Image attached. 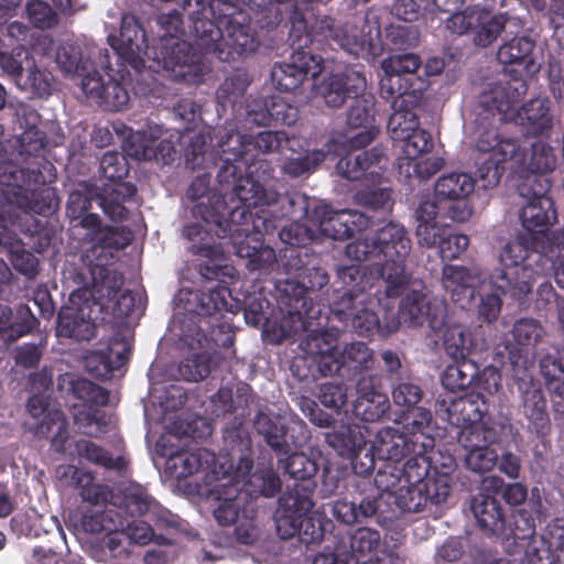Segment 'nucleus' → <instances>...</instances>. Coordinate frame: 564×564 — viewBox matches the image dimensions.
<instances>
[{"label":"nucleus","instance_id":"23","mask_svg":"<svg viewBox=\"0 0 564 564\" xmlns=\"http://www.w3.org/2000/svg\"><path fill=\"white\" fill-rule=\"evenodd\" d=\"M313 216L317 221L321 237L333 240L352 238L370 227L372 216L358 210H333L328 205L313 207Z\"/></svg>","mask_w":564,"mask_h":564},{"label":"nucleus","instance_id":"40","mask_svg":"<svg viewBox=\"0 0 564 564\" xmlns=\"http://www.w3.org/2000/svg\"><path fill=\"white\" fill-rule=\"evenodd\" d=\"M470 509L477 525L487 535L500 536L506 532V514L496 497L480 492L471 498Z\"/></svg>","mask_w":564,"mask_h":564},{"label":"nucleus","instance_id":"4","mask_svg":"<svg viewBox=\"0 0 564 564\" xmlns=\"http://www.w3.org/2000/svg\"><path fill=\"white\" fill-rule=\"evenodd\" d=\"M227 285L216 284L207 292L182 288L173 299L176 308L205 321L206 329L202 325H198V329L215 343L218 341V334L230 333V324L219 318L223 312L242 311L247 323L252 326L265 324L272 313L273 303L267 299L265 288H258L260 284H240L241 288L237 290Z\"/></svg>","mask_w":564,"mask_h":564},{"label":"nucleus","instance_id":"15","mask_svg":"<svg viewBox=\"0 0 564 564\" xmlns=\"http://www.w3.org/2000/svg\"><path fill=\"white\" fill-rule=\"evenodd\" d=\"M403 284L398 315L392 319L388 333L398 330L400 325L417 327L427 323L433 332L442 330L447 324V303L443 297L432 296L423 290L405 292Z\"/></svg>","mask_w":564,"mask_h":564},{"label":"nucleus","instance_id":"62","mask_svg":"<svg viewBox=\"0 0 564 564\" xmlns=\"http://www.w3.org/2000/svg\"><path fill=\"white\" fill-rule=\"evenodd\" d=\"M351 486L355 488L352 501L357 502L355 509L358 521L362 522L375 517L380 509V501L383 497L380 490L372 486L371 480H355Z\"/></svg>","mask_w":564,"mask_h":564},{"label":"nucleus","instance_id":"38","mask_svg":"<svg viewBox=\"0 0 564 564\" xmlns=\"http://www.w3.org/2000/svg\"><path fill=\"white\" fill-rule=\"evenodd\" d=\"M373 447L382 459L399 463L414 451H421L420 444L411 435L393 426L377 432Z\"/></svg>","mask_w":564,"mask_h":564},{"label":"nucleus","instance_id":"58","mask_svg":"<svg viewBox=\"0 0 564 564\" xmlns=\"http://www.w3.org/2000/svg\"><path fill=\"white\" fill-rule=\"evenodd\" d=\"M534 47L535 42L530 36H514L499 47L497 58L503 65L529 67L533 64L532 53Z\"/></svg>","mask_w":564,"mask_h":564},{"label":"nucleus","instance_id":"36","mask_svg":"<svg viewBox=\"0 0 564 564\" xmlns=\"http://www.w3.org/2000/svg\"><path fill=\"white\" fill-rule=\"evenodd\" d=\"M523 82L518 83L516 87H520ZM505 85H510L514 87L511 83H506ZM524 91H527V86H524ZM525 93L521 94L516 107L513 110H510L508 113V120L514 119L525 129L528 134L538 137L547 132L552 128V117L550 115V101L544 98H534L529 100L523 106L519 107V102L521 97Z\"/></svg>","mask_w":564,"mask_h":564},{"label":"nucleus","instance_id":"53","mask_svg":"<svg viewBox=\"0 0 564 564\" xmlns=\"http://www.w3.org/2000/svg\"><path fill=\"white\" fill-rule=\"evenodd\" d=\"M475 188L474 178L466 173H449L441 176L434 185V195L440 204L457 198H467Z\"/></svg>","mask_w":564,"mask_h":564},{"label":"nucleus","instance_id":"51","mask_svg":"<svg viewBox=\"0 0 564 564\" xmlns=\"http://www.w3.org/2000/svg\"><path fill=\"white\" fill-rule=\"evenodd\" d=\"M253 427L258 434L263 436L265 444L276 455H288L291 453V444L296 445V441L290 442L288 427L276 424L270 415L259 411L253 419Z\"/></svg>","mask_w":564,"mask_h":564},{"label":"nucleus","instance_id":"43","mask_svg":"<svg viewBox=\"0 0 564 564\" xmlns=\"http://www.w3.org/2000/svg\"><path fill=\"white\" fill-rule=\"evenodd\" d=\"M278 466L284 475L303 482V485L296 484L300 492H307L311 496L316 487L315 476L319 469L316 458L304 453H289L286 458H279Z\"/></svg>","mask_w":564,"mask_h":564},{"label":"nucleus","instance_id":"2","mask_svg":"<svg viewBox=\"0 0 564 564\" xmlns=\"http://www.w3.org/2000/svg\"><path fill=\"white\" fill-rule=\"evenodd\" d=\"M238 186V202L231 206L219 220L217 234L230 235V239L239 258L246 259L250 271L268 270L276 261L275 251L264 245L263 236L272 234L276 221L282 218L310 217L306 195L292 191L284 194L263 186L259 181L242 180Z\"/></svg>","mask_w":564,"mask_h":564},{"label":"nucleus","instance_id":"35","mask_svg":"<svg viewBox=\"0 0 564 564\" xmlns=\"http://www.w3.org/2000/svg\"><path fill=\"white\" fill-rule=\"evenodd\" d=\"M357 398L352 404V414L364 422H376L382 419L390 409V401L380 391L376 376H362L356 386Z\"/></svg>","mask_w":564,"mask_h":564},{"label":"nucleus","instance_id":"6","mask_svg":"<svg viewBox=\"0 0 564 564\" xmlns=\"http://www.w3.org/2000/svg\"><path fill=\"white\" fill-rule=\"evenodd\" d=\"M411 250V240L405 228L394 221H389L376 230L375 235L358 238L346 246V254L362 262L369 258L383 257L382 263H375L370 270L383 282H412L405 268V260ZM413 282H422L414 280Z\"/></svg>","mask_w":564,"mask_h":564},{"label":"nucleus","instance_id":"22","mask_svg":"<svg viewBox=\"0 0 564 564\" xmlns=\"http://www.w3.org/2000/svg\"><path fill=\"white\" fill-rule=\"evenodd\" d=\"M513 372L520 398V410L528 421V430L543 438L551 431V421L541 386L533 380L529 370L519 369Z\"/></svg>","mask_w":564,"mask_h":564},{"label":"nucleus","instance_id":"63","mask_svg":"<svg viewBox=\"0 0 564 564\" xmlns=\"http://www.w3.org/2000/svg\"><path fill=\"white\" fill-rule=\"evenodd\" d=\"M500 433L495 426L485 422L459 427L458 443L467 449L491 447L499 440Z\"/></svg>","mask_w":564,"mask_h":564},{"label":"nucleus","instance_id":"39","mask_svg":"<svg viewBox=\"0 0 564 564\" xmlns=\"http://www.w3.org/2000/svg\"><path fill=\"white\" fill-rule=\"evenodd\" d=\"M488 411V402L481 392H470L452 399L446 408L448 422L457 427L484 422Z\"/></svg>","mask_w":564,"mask_h":564},{"label":"nucleus","instance_id":"64","mask_svg":"<svg viewBox=\"0 0 564 564\" xmlns=\"http://www.w3.org/2000/svg\"><path fill=\"white\" fill-rule=\"evenodd\" d=\"M345 378L351 379L373 365L372 350L361 341L350 343L341 351Z\"/></svg>","mask_w":564,"mask_h":564},{"label":"nucleus","instance_id":"30","mask_svg":"<svg viewBox=\"0 0 564 564\" xmlns=\"http://www.w3.org/2000/svg\"><path fill=\"white\" fill-rule=\"evenodd\" d=\"M130 351L128 338L116 332L109 338L106 348L88 351L84 357V364L94 377L108 379L128 362Z\"/></svg>","mask_w":564,"mask_h":564},{"label":"nucleus","instance_id":"54","mask_svg":"<svg viewBox=\"0 0 564 564\" xmlns=\"http://www.w3.org/2000/svg\"><path fill=\"white\" fill-rule=\"evenodd\" d=\"M111 529L100 542V551H94V557L99 562H119L130 556L131 541L124 532V523Z\"/></svg>","mask_w":564,"mask_h":564},{"label":"nucleus","instance_id":"52","mask_svg":"<svg viewBox=\"0 0 564 564\" xmlns=\"http://www.w3.org/2000/svg\"><path fill=\"white\" fill-rule=\"evenodd\" d=\"M93 199L94 197L90 193L70 192L66 204V215L73 228H82L86 231L88 228H96L98 226L100 216L90 213Z\"/></svg>","mask_w":564,"mask_h":564},{"label":"nucleus","instance_id":"56","mask_svg":"<svg viewBox=\"0 0 564 564\" xmlns=\"http://www.w3.org/2000/svg\"><path fill=\"white\" fill-rule=\"evenodd\" d=\"M302 355L294 357L291 364V372L300 382L316 381L321 378V369L317 368L314 355H316L317 344L314 337L307 334L300 343Z\"/></svg>","mask_w":564,"mask_h":564},{"label":"nucleus","instance_id":"27","mask_svg":"<svg viewBox=\"0 0 564 564\" xmlns=\"http://www.w3.org/2000/svg\"><path fill=\"white\" fill-rule=\"evenodd\" d=\"M317 32L327 41H333L348 54L358 57L365 53L377 56L382 52L381 43L367 40L358 28L349 24L337 25L328 15L316 19Z\"/></svg>","mask_w":564,"mask_h":564},{"label":"nucleus","instance_id":"49","mask_svg":"<svg viewBox=\"0 0 564 564\" xmlns=\"http://www.w3.org/2000/svg\"><path fill=\"white\" fill-rule=\"evenodd\" d=\"M408 414L404 417V423L402 430H404L408 435H411L417 444L421 446L422 451H433L435 446V437L432 433V412L423 406H413L410 410H406Z\"/></svg>","mask_w":564,"mask_h":564},{"label":"nucleus","instance_id":"25","mask_svg":"<svg viewBox=\"0 0 564 564\" xmlns=\"http://www.w3.org/2000/svg\"><path fill=\"white\" fill-rule=\"evenodd\" d=\"M205 486L208 497L218 501L213 514L218 524L228 527L234 524L239 516L241 494L239 484H235L229 477L228 470L220 466V470L209 471L205 476Z\"/></svg>","mask_w":564,"mask_h":564},{"label":"nucleus","instance_id":"57","mask_svg":"<svg viewBox=\"0 0 564 564\" xmlns=\"http://www.w3.org/2000/svg\"><path fill=\"white\" fill-rule=\"evenodd\" d=\"M161 129L132 131L124 141L127 154L138 161H150L156 158Z\"/></svg>","mask_w":564,"mask_h":564},{"label":"nucleus","instance_id":"41","mask_svg":"<svg viewBox=\"0 0 564 564\" xmlns=\"http://www.w3.org/2000/svg\"><path fill=\"white\" fill-rule=\"evenodd\" d=\"M391 104L393 112L388 120V130L391 138L395 141L409 138L410 133L419 126V117L414 109L420 106L423 99H417L415 102H409L405 95H395L393 98H383Z\"/></svg>","mask_w":564,"mask_h":564},{"label":"nucleus","instance_id":"59","mask_svg":"<svg viewBox=\"0 0 564 564\" xmlns=\"http://www.w3.org/2000/svg\"><path fill=\"white\" fill-rule=\"evenodd\" d=\"M357 205L364 207L365 214L372 216L370 226L376 221V215L387 216L392 212L393 198L390 188H366L355 194Z\"/></svg>","mask_w":564,"mask_h":564},{"label":"nucleus","instance_id":"34","mask_svg":"<svg viewBox=\"0 0 564 564\" xmlns=\"http://www.w3.org/2000/svg\"><path fill=\"white\" fill-rule=\"evenodd\" d=\"M299 119V109L280 97L252 99L246 105V123L270 126L281 123L293 126Z\"/></svg>","mask_w":564,"mask_h":564},{"label":"nucleus","instance_id":"48","mask_svg":"<svg viewBox=\"0 0 564 564\" xmlns=\"http://www.w3.org/2000/svg\"><path fill=\"white\" fill-rule=\"evenodd\" d=\"M99 64L105 73L109 76L105 94L99 98L97 104L108 111H120L129 102L130 97L127 88L116 79L113 69L110 64V55L107 48L99 51Z\"/></svg>","mask_w":564,"mask_h":564},{"label":"nucleus","instance_id":"13","mask_svg":"<svg viewBox=\"0 0 564 564\" xmlns=\"http://www.w3.org/2000/svg\"><path fill=\"white\" fill-rule=\"evenodd\" d=\"M123 284H82L75 296L93 297L102 306L101 322L111 329L119 330L127 325L126 319L140 317L145 308L144 290L123 289Z\"/></svg>","mask_w":564,"mask_h":564},{"label":"nucleus","instance_id":"37","mask_svg":"<svg viewBox=\"0 0 564 564\" xmlns=\"http://www.w3.org/2000/svg\"><path fill=\"white\" fill-rule=\"evenodd\" d=\"M544 329L541 323L534 318H520L511 329V335L518 347H509L508 358L513 371L528 370V355L523 348L534 346L543 336Z\"/></svg>","mask_w":564,"mask_h":564},{"label":"nucleus","instance_id":"61","mask_svg":"<svg viewBox=\"0 0 564 564\" xmlns=\"http://www.w3.org/2000/svg\"><path fill=\"white\" fill-rule=\"evenodd\" d=\"M289 42L293 53L314 54L311 45L314 43V34H318L316 23L308 29L304 14L296 4L290 14Z\"/></svg>","mask_w":564,"mask_h":564},{"label":"nucleus","instance_id":"45","mask_svg":"<svg viewBox=\"0 0 564 564\" xmlns=\"http://www.w3.org/2000/svg\"><path fill=\"white\" fill-rule=\"evenodd\" d=\"M540 368L551 394L554 412L564 420V350L558 358L552 356L542 358Z\"/></svg>","mask_w":564,"mask_h":564},{"label":"nucleus","instance_id":"18","mask_svg":"<svg viewBox=\"0 0 564 564\" xmlns=\"http://www.w3.org/2000/svg\"><path fill=\"white\" fill-rule=\"evenodd\" d=\"M77 290L70 292L69 301L77 307L58 314L56 335L74 341H88L96 336L98 326L106 325L101 322L102 306L93 297L75 296Z\"/></svg>","mask_w":564,"mask_h":564},{"label":"nucleus","instance_id":"16","mask_svg":"<svg viewBox=\"0 0 564 564\" xmlns=\"http://www.w3.org/2000/svg\"><path fill=\"white\" fill-rule=\"evenodd\" d=\"M72 394L83 401L74 406V422L82 433L90 437H100L108 432L109 416L101 410L109 402V392L99 384L85 379L76 378L69 381Z\"/></svg>","mask_w":564,"mask_h":564},{"label":"nucleus","instance_id":"3","mask_svg":"<svg viewBox=\"0 0 564 564\" xmlns=\"http://www.w3.org/2000/svg\"><path fill=\"white\" fill-rule=\"evenodd\" d=\"M523 93V84L511 87L502 83H491L478 96L477 105L481 111L477 120L475 144L482 156L477 159L476 175L482 182L484 188H492L499 184L507 161H525L519 140L505 135L500 130Z\"/></svg>","mask_w":564,"mask_h":564},{"label":"nucleus","instance_id":"1","mask_svg":"<svg viewBox=\"0 0 564 564\" xmlns=\"http://www.w3.org/2000/svg\"><path fill=\"white\" fill-rule=\"evenodd\" d=\"M270 291L290 332L308 330L315 321L334 315L339 322L348 324L362 337L376 333L388 335L390 325L382 327L375 306L384 311L393 307V301L401 293L403 284H352L351 289L332 290V284H272Z\"/></svg>","mask_w":564,"mask_h":564},{"label":"nucleus","instance_id":"17","mask_svg":"<svg viewBox=\"0 0 564 564\" xmlns=\"http://www.w3.org/2000/svg\"><path fill=\"white\" fill-rule=\"evenodd\" d=\"M108 40L123 65H129L138 74L145 68L152 72L160 68L152 58V51L158 48L156 44L149 45L144 25L137 15L122 14L119 35H110Z\"/></svg>","mask_w":564,"mask_h":564},{"label":"nucleus","instance_id":"26","mask_svg":"<svg viewBox=\"0 0 564 564\" xmlns=\"http://www.w3.org/2000/svg\"><path fill=\"white\" fill-rule=\"evenodd\" d=\"M322 70V56L292 52L289 61L278 62L272 66L271 80L278 90L290 93L308 77L316 78Z\"/></svg>","mask_w":564,"mask_h":564},{"label":"nucleus","instance_id":"21","mask_svg":"<svg viewBox=\"0 0 564 564\" xmlns=\"http://www.w3.org/2000/svg\"><path fill=\"white\" fill-rule=\"evenodd\" d=\"M534 185L522 183L519 193L530 198L522 207L520 220L523 228L533 234H545L556 220V209L553 199L546 194L551 187L549 180L534 177Z\"/></svg>","mask_w":564,"mask_h":564},{"label":"nucleus","instance_id":"50","mask_svg":"<svg viewBox=\"0 0 564 564\" xmlns=\"http://www.w3.org/2000/svg\"><path fill=\"white\" fill-rule=\"evenodd\" d=\"M521 151L525 155V161L524 163L516 164L531 173L523 183L534 185V177L541 181L547 180L546 177H543V175L553 171L556 162L553 148L539 140L531 144L529 159L528 153L522 149Z\"/></svg>","mask_w":564,"mask_h":564},{"label":"nucleus","instance_id":"10","mask_svg":"<svg viewBox=\"0 0 564 564\" xmlns=\"http://www.w3.org/2000/svg\"><path fill=\"white\" fill-rule=\"evenodd\" d=\"M256 394L248 383H239L234 392L230 388L221 387L210 398V414L215 419L232 416L223 429L224 451L248 452L251 445L249 432L245 429V419L250 414L249 404L253 402Z\"/></svg>","mask_w":564,"mask_h":564},{"label":"nucleus","instance_id":"14","mask_svg":"<svg viewBox=\"0 0 564 564\" xmlns=\"http://www.w3.org/2000/svg\"><path fill=\"white\" fill-rule=\"evenodd\" d=\"M421 66L419 55L413 53L395 54L382 61L383 76L379 82L381 98L405 95L409 102L423 99L427 82L416 75Z\"/></svg>","mask_w":564,"mask_h":564},{"label":"nucleus","instance_id":"46","mask_svg":"<svg viewBox=\"0 0 564 564\" xmlns=\"http://www.w3.org/2000/svg\"><path fill=\"white\" fill-rule=\"evenodd\" d=\"M137 193L135 185L131 183H118L101 193H96L95 199L106 216L111 220H124L128 217V209L124 203L131 199Z\"/></svg>","mask_w":564,"mask_h":564},{"label":"nucleus","instance_id":"24","mask_svg":"<svg viewBox=\"0 0 564 564\" xmlns=\"http://www.w3.org/2000/svg\"><path fill=\"white\" fill-rule=\"evenodd\" d=\"M48 402L40 393L31 395L26 403V409L33 417L43 415V419L36 424L33 430L37 438H47L51 443V448L58 453L64 454L69 440L68 422L61 410H47Z\"/></svg>","mask_w":564,"mask_h":564},{"label":"nucleus","instance_id":"55","mask_svg":"<svg viewBox=\"0 0 564 564\" xmlns=\"http://www.w3.org/2000/svg\"><path fill=\"white\" fill-rule=\"evenodd\" d=\"M442 373L441 382L451 392L464 391L474 384L478 375V364L473 359L453 360Z\"/></svg>","mask_w":564,"mask_h":564},{"label":"nucleus","instance_id":"19","mask_svg":"<svg viewBox=\"0 0 564 564\" xmlns=\"http://www.w3.org/2000/svg\"><path fill=\"white\" fill-rule=\"evenodd\" d=\"M109 495L110 503L130 517H142L151 512L159 528L177 529L180 525V518L161 508L148 489L138 482H122Z\"/></svg>","mask_w":564,"mask_h":564},{"label":"nucleus","instance_id":"33","mask_svg":"<svg viewBox=\"0 0 564 564\" xmlns=\"http://www.w3.org/2000/svg\"><path fill=\"white\" fill-rule=\"evenodd\" d=\"M366 86V77L360 72L346 68L326 77L319 85V94L328 107L340 108L348 100L359 97Z\"/></svg>","mask_w":564,"mask_h":564},{"label":"nucleus","instance_id":"31","mask_svg":"<svg viewBox=\"0 0 564 564\" xmlns=\"http://www.w3.org/2000/svg\"><path fill=\"white\" fill-rule=\"evenodd\" d=\"M386 161L383 147L375 145L359 153H347L338 160L336 171L349 181L367 180L376 183L382 177Z\"/></svg>","mask_w":564,"mask_h":564},{"label":"nucleus","instance_id":"44","mask_svg":"<svg viewBox=\"0 0 564 564\" xmlns=\"http://www.w3.org/2000/svg\"><path fill=\"white\" fill-rule=\"evenodd\" d=\"M325 442L341 457H350L366 446V436L361 426L355 423L336 424L324 434Z\"/></svg>","mask_w":564,"mask_h":564},{"label":"nucleus","instance_id":"42","mask_svg":"<svg viewBox=\"0 0 564 564\" xmlns=\"http://www.w3.org/2000/svg\"><path fill=\"white\" fill-rule=\"evenodd\" d=\"M308 335L316 339L317 351L314 357H316L317 368L321 369V377L338 375L345 378L341 351H338L337 348V335L328 330L319 332L317 329H312Z\"/></svg>","mask_w":564,"mask_h":564},{"label":"nucleus","instance_id":"5","mask_svg":"<svg viewBox=\"0 0 564 564\" xmlns=\"http://www.w3.org/2000/svg\"><path fill=\"white\" fill-rule=\"evenodd\" d=\"M217 139L216 149L209 153L219 165L217 172L218 187L208 196L207 202L198 203L195 215H199L206 221L219 225L226 213L238 202V186L242 180L256 181L253 174L257 170L250 169V152L247 150L248 134H242L231 126L221 127L215 131ZM243 185H246L243 183ZM249 186H243L248 189Z\"/></svg>","mask_w":564,"mask_h":564},{"label":"nucleus","instance_id":"11","mask_svg":"<svg viewBox=\"0 0 564 564\" xmlns=\"http://www.w3.org/2000/svg\"><path fill=\"white\" fill-rule=\"evenodd\" d=\"M197 205L198 204H196L194 207ZM193 210H195V208H193ZM193 214H195V212H193ZM194 216L199 217L207 226H209V229H207L198 223H191L185 225L182 230L183 237L192 242L189 252L204 259L203 261L195 264V270L197 273L207 282H225V279H229L231 281L238 280L239 272L235 265L227 262L226 252L221 243H210L208 241L210 239L209 231H214V234L220 239L228 238L229 243L236 253V249L230 239V235L224 237L218 235V228L215 223L206 221L199 215Z\"/></svg>","mask_w":564,"mask_h":564},{"label":"nucleus","instance_id":"9","mask_svg":"<svg viewBox=\"0 0 564 564\" xmlns=\"http://www.w3.org/2000/svg\"><path fill=\"white\" fill-rule=\"evenodd\" d=\"M132 239L131 231L124 227H112L102 225L101 218L96 228H88L83 237L85 243L89 245L84 261L85 271L78 273L77 282H86V273L90 282H123V275L116 272L111 275L108 263L112 261V251L124 249Z\"/></svg>","mask_w":564,"mask_h":564},{"label":"nucleus","instance_id":"20","mask_svg":"<svg viewBox=\"0 0 564 564\" xmlns=\"http://www.w3.org/2000/svg\"><path fill=\"white\" fill-rule=\"evenodd\" d=\"M229 463L227 470L229 477L235 484H239L241 492L245 491L250 497H274L281 491L282 481L279 475L272 469H253L252 444L248 452H229L227 453Z\"/></svg>","mask_w":564,"mask_h":564},{"label":"nucleus","instance_id":"12","mask_svg":"<svg viewBox=\"0 0 564 564\" xmlns=\"http://www.w3.org/2000/svg\"><path fill=\"white\" fill-rule=\"evenodd\" d=\"M210 11L225 22L226 36L223 35L214 54L219 61H236L257 50L259 42L251 28V17L240 0H215Z\"/></svg>","mask_w":564,"mask_h":564},{"label":"nucleus","instance_id":"28","mask_svg":"<svg viewBox=\"0 0 564 564\" xmlns=\"http://www.w3.org/2000/svg\"><path fill=\"white\" fill-rule=\"evenodd\" d=\"M317 32L327 41H333L348 54L358 57L365 53L377 56L382 52L381 43L367 40L358 28L349 24L337 25L328 15L316 19Z\"/></svg>","mask_w":564,"mask_h":564},{"label":"nucleus","instance_id":"60","mask_svg":"<svg viewBox=\"0 0 564 564\" xmlns=\"http://www.w3.org/2000/svg\"><path fill=\"white\" fill-rule=\"evenodd\" d=\"M281 241L291 247H305L321 238L317 221L313 216L304 217L302 220L293 221L279 231Z\"/></svg>","mask_w":564,"mask_h":564},{"label":"nucleus","instance_id":"7","mask_svg":"<svg viewBox=\"0 0 564 564\" xmlns=\"http://www.w3.org/2000/svg\"><path fill=\"white\" fill-rule=\"evenodd\" d=\"M159 23L164 33L156 43L158 48L152 51L154 63L175 80L202 84L210 67L192 44L180 40L178 35L183 33L182 14L176 10L163 13L159 17Z\"/></svg>","mask_w":564,"mask_h":564},{"label":"nucleus","instance_id":"32","mask_svg":"<svg viewBox=\"0 0 564 564\" xmlns=\"http://www.w3.org/2000/svg\"><path fill=\"white\" fill-rule=\"evenodd\" d=\"M229 457L225 462L219 463L216 455L207 448H197L193 452L181 451L167 454L165 469L171 477L181 480L195 474H203V482L205 476L209 471L220 470V466L227 468Z\"/></svg>","mask_w":564,"mask_h":564},{"label":"nucleus","instance_id":"8","mask_svg":"<svg viewBox=\"0 0 564 564\" xmlns=\"http://www.w3.org/2000/svg\"><path fill=\"white\" fill-rule=\"evenodd\" d=\"M9 186L17 188L18 204L42 216L53 215L59 205L56 189L47 186L56 178V169L48 161L40 162L35 167L6 166Z\"/></svg>","mask_w":564,"mask_h":564},{"label":"nucleus","instance_id":"47","mask_svg":"<svg viewBox=\"0 0 564 564\" xmlns=\"http://www.w3.org/2000/svg\"><path fill=\"white\" fill-rule=\"evenodd\" d=\"M249 141H247V150L250 152V169L256 170L257 163H268L262 161L259 156L261 154H270L273 152L283 151L285 148H291V143L294 141L288 137L283 131H271L264 130L256 135L248 134Z\"/></svg>","mask_w":564,"mask_h":564},{"label":"nucleus","instance_id":"29","mask_svg":"<svg viewBox=\"0 0 564 564\" xmlns=\"http://www.w3.org/2000/svg\"><path fill=\"white\" fill-rule=\"evenodd\" d=\"M314 507L312 497L307 492H300L299 486L288 490L279 498V506L274 513L276 533L282 540L292 539L301 529L304 516Z\"/></svg>","mask_w":564,"mask_h":564}]
</instances>
